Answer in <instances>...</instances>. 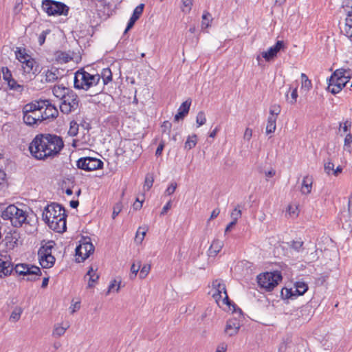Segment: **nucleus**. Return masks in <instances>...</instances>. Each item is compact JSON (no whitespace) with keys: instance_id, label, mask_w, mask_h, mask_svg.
<instances>
[{"instance_id":"1","label":"nucleus","mask_w":352,"mask_h":352,"mask_svg":"<svg viewBox=\"0 0 352 352\" xmlns=\"http://www.w3.org/2000/svg\"><path fill=\"white\" fill-rule=\"evenodd\" d=\"M64 148L60 136L52 133H39L32 140L29 150L35 159L46 160L58 156Z\"/></svg>"},{"instance_id":"2","label":"nucleus","mask_w":352,"mask_h":352,"mask_svg":"<svg viewBox=\"0 0 352 352\" xmlns=\"http://www.w3.org/2000/svg\"><path fill=\"white\" fill-rule=\"evenodd\" d=\"M1 217L4 220H10L12 226L20 228L23 223L30 224L31 217L27 211L14 205L8 206L3 212Z\"/></svg>"},{"instance_id":"3","label":"nucleus","mask_w":352,"mask_h":352,"mask_svg":"<svg viewBox=\"0 0 352 352\" xmlns=\"http://www.w3.org/2000/svg\"><path fill=\"white\" fill-rule=\"evenodd\" d=\"M100 80L99 74H91L80 69L75 73L74 85L77 89L88 90L98 84Z\"/></svg>"},{"instance_id":"4","label":"nucleus","mask_w":352,"mask_h":352,"mask_svg":"<svg viewBox=\"0 0 352 352\" xmlns=\"http://www.w3.org/2000/svg\"><path fill=\"white\" fill-rule=\"evenodd\" d=\"M41 107L37 100L28 103L23 107V121L27 125L32 126L42 122Z\"/></svg>"},{"instance_id":"5","label":"nucleus","mask_w":352,"mask_h":352,"mask_svg":"<svg viewBox=\"0 0 352 352\" xmlns=\"http://www.w3.org/2000/svg\"><path fill=\"white\" fill-rule=\"evenodd\" d=\"M282 280L280 272H265L257 276L258 285L267 291H272Z\"/></svg>"},{"instance_id":"6","label":"nucleus","mask_w":352,"mask_h":352,"mask_svg":"<svg viewBox=\"0 0 352 352\" xmlns=\"http://www.w3.org/2000/svg\"><path fill=\"white\" fill-rule=\"evenodd\" d=\"M42 8L49 16H67L69 12L67 6L54 0H43Z\"/></svg>"},{"instance_id":"7","label":"nucleus","mask_w":352,"mask_h":352,"mask_svg":"<svg viewBox=\"0 0 352 352\" xmlns=\"http://www.w3.org/2000/svg\"><path fill=\"white\" fill-rule=\"evenodd\" d=\"M61 101L60 109L65 114H69L76 111L79 107L80 100L78 96L73 90L69 92V94L65 96L64 99Z\"/></svg>"},{"instance_id":"8","label":"nucleus","mask_w":352,"mask_h":352,"mask_svg":"<svg viewBox=\"0 0 352 352\" xmlns=\"http://www.w3.org/2000/svg\"><path fill=\"white\" fill-rule=\"evenodd\" d=\"M285 49V43L283 41H278L274 45L270 47L267 51L262 52L256 56L258 63L260 65L262 58L267 62L273 60L277 56L278 53Z\"/></svg>"},{"instance_id":"9","label":"nucleus","mask_w":352,"mask_h":352,"mask_svg":"<svg viewBox=\"0 0 352 352\" xmlns=\"http://www.w3.org/2000/svg\"><path fill=\"white\" fill-rule=\"evenodd\" d=\"M103 162L95 157H81L76 162V166L78 168L91 171L100 169L103 166Z\"/></svg>"},{"instance_id":"10","label":"nucleus","mask_w":352,"mask_h":352,"mask_svg":"<svg viewBox=\"0 0 352 352\" xmlns=\"http://www.w3.org/2000/svg\"><path fill=\"white\" fill-rule=\"evenodd\" d=\"M65 212V210L61 205L56 203H52L50 205H47L43 211V220L47 224H48L51 219H53L56 217H57L58 216L60 217L61 214Z\"/></svg>"},{"instance_id":"11","label":"nucleus","mask_w":352,"mask_h":352,"mask_svg":"<svg viewBox=\"0 0 352 352\" xmlns=\"http://www.w3.org/2000/svg\"><path fill=\"white\" fill-rule=\"evenodd\" d=\"M41 107V113L42 115V121L56 118L58 115V109L52 105L47 100H37Z\"/></svg>"},{"instance_id":"12","label":"nucleus","mask_w":352,"mask_h":352,"mask_svg":"<svg viewBox=\"0 0 352 352\" xmlns=\"http://www.w3.org/2000/svg\"><path fill=\"white\" fill-rule=\"evenodd\" d=\"M212 287L215 290L212 294L214 300L218 302L222 298L223 302L230 306L232 302L228 298L225 284L222 283L220 280L217 279L212 282Z\"/></svg>"},{"instance_id":"13","label":"nucleus","mask_w":352,"mask_h":352,"mask_svg":"<svg viewBox=\"0 0 352 352\" xmlns=\"http://www.w3.org/2000/svg\"><path fill=\"white\" fill-rule=\"evenodd\" d=\"M94 251V246L90 241H85L76 248V261L80 263L87 258Z\"/></svg>"},{"instance_id":"14","label":"nucleus","mask_w":352,"mask_h":352,"mask_svg":"<svg viewBox=\"0 0 352 352\" xmlns=\"http://www.w3.org/2000/svg\"><path fill=\"white\" fill-rule=\"evenodd\" d=\"M66 217L67 214L65 212H63L60 217L58 216L51 219L47 225L52 230L56 232H64L67 229Z\"/></svg>"},{"instance_id":"15","label":"nucleus","mask_w":352,"mask_h":352,"mask_svg":"<svg viewBox=\"0 0 352 352\" xmlns=\"http://www.w3.org/2000/svg\"><path fill=\"white\" fill-rule=\"evenodd\" d=\"M23 68L25 72L28 74H32L36 76L41 72L40 65L35 61L34 59L29 57L25 59V61L22 62Z\"/></svg>"},{"instance_id":"16","label":"nucleus","mask_w":352,"mask_h":352,"mask_svg":"<svg viewBox=\"0 0 352 352\" xmlns=\"http://www.w3.org/2000/svg\"><path fill=\"white\" fill-rule=\"evenodd\" d=\"M144 4L141 3L134 9L132 16H131L127 23V26L124 30V34H126L130 29H131L133 27L135 23L139 19V18L142 15L144 10Z\"/></svg>"},{"instance_id":"17","label":"nucleus","mask_w":352,"mask_h":352,"mask_svg":"<svg viewBox=\"0 0 352 352\" xmlns=\"http://www.w3.org/2000/svg\"><path fill=\"white\" fill-rule=\"evenodd\" d=\"M190 105V99H188L182 102L178 109L177 113L174 117V120L178 122L180 119H183L188 113Z\"/></svg>"},{"instance_id":"18","label":"nucleus","mask_w":352,"mask_h":352,"mask_svg":"<svg viewBox=\"0 0 352 352\" xmlns=\"http://www.w3.org/2000/svg\"><path fill=\"white\" fill-rule=\"evenodd\" d=\"M240 328V324L236 319L229 320L227 322L225 331L229 336L236 335Z\"/></svg>"},{"instance_id":"19","label":"nucleus","mask_w":352,"mask_h":352,"mask_svg":"<svg viewBox=\"0 0 352 352\" xmlns=\"http://www.w3.org/2000/svg\"><path fill=\"white\" fill-rule=\"evenodd\" d=\"M72 90L70 89L68 87H66L63 85H55L53 87L52 92L54 96L62 100L64 99L65 96H67L69 94V92L72 91Z\"/></svg>"},{"instance_id":"20","label":"nucleus","mask_w":352,"mask_h":352,"mask_svg":"<svg viewBox=\"0 0 352 352\" xmlns=\"http://www.w3.org/2000/svg\"><path fill=\"white\" fill-rule=\"evenodd\" d=\"M41 276V269L35 265H31L30 270L24 276L26 278H23L28 281H36L38 280Z\"/></svg>"},{"instance_id":"21","label":"nucleus","mask_w":352,"mask_h":352,"mask_svg":"<svg viewBox=\"0 0 352 352\" xmlns=\"http://www.w3.org/2000/svg\"><path fill=\"white\" fill-rule=\"evenodd\" d=\"M39 257V263L41 265L43 268H50L52 267L55 263V258L54 256H52V254H44L41 256H38Z\"/></svg>"},{"instance_id":"22","label":"nucleus","mask_w":352,"mask_h":352,"mask_svg":"<svg viewBox=\"0 0 352 352\" xmlns=\"http://www.w3.org/2000/svg\"><path fill=\"white\" fill-rule=\"evenodd\" d=\"M313 179L311 177L305 176L302 182L301 192L302 194L307 195L311 192L312 188Z\"/></svg>"},{"instance_id":"23","label":"nucleus","mask_w":352,"mask_h":352,"mask_svg":"<svg viewBox=\"0 0 352 352\" xmlns=\"http://www.w3.org/2000/svg\"><path fill=\"white\" fill-rule=\"evenodd\" d=\"M55 243L53 241H49L39 248L38 255L41 256L44 254H52V250L54 248Z\"/></svg>"},{"instance_id":"24","label":"nucleus","mask_w":352,"mask_h":352,"mask_svg":"<svg viewBox=\"0 0 352 352\" xmlns=\"http://www.w3.org/2000/svg\"><path fill=\"white\" fill-rule=\"evenodd\" d=\"M346 15L344 31L348 37L352 38V13H346Z\"/></svg>"},{"instance_id":"25","label":"nucleus","mask_w":352,"mask_h":352,"mask_svg":"<svg viewBox=\"0 0 352 352\" xmlns=\"http://www.w3.org/2000/svg\"><path fill=\"white\" fill-rule=\"evenodd\" d=\"M13 270V266L10 262L4 261L0 258V272L3 273L4 276L11 274Z\"/></svg>"},{"instance_id":"26","label":"nucleus","mask_w":352,"mask_h":352,"mask_svg":"<svg viewBox=\"0 0 352 352\" xmlns=\"http://www.w3.org/2000/svg\"><path fill=\"white\" fill-rule=\"evenodd\" d=\"M223 243L219 240H214L209 248L210 256H216L221 250Z\"/></svg>"},{"instance_id":"27","label":"nucleus","mask_w":352,"mask_h":352,"mask_svg":"<svg viewBox=\"0 0 352 352\" xmlns=\"http://www.w3.org/2000/svg\"><path fill=\"white\" fill-rule=\"evenodd\" d=\"M57 69H54V71L52 69H47L45 72V80H41L42 82H54L58 79L57 76Z\"/></svg>"},{"instance_id":"28","label":"nucleus","mask_w":352,"mask_h":352,"mask_svg":"<svg viewBox=\"0 0 352 352\" xmlns=\"http://www.w3.org/2000/svg\"><path fill=\"white\" fill-rule=\"evenodd\" d=\"M87 276H89V281H88V287L91 288L94 287L95 285V283H97L99 275L96 274L95 272H94L93 268L91 267L90 270L87 272L85 277Z\"/></svg>"},{"instance_id":"29","label":"nucleus","mask_w":352,"mask_h":352,"mask_svg":"<svg viewBox=\"0 0 352 352\" xmlns=\"http://www.w3.org/2000/svg\"><path fill=\"white\" fill-rule=\"evenodd\" d=\"M308 290V285L304 283L298 281L295 283V289L297 296L303 295Z\"/></svg>"},{"instance_id":"30","label":"nucleus","mask_w":352,"mask_h":352,"mask_svg":"<svg viewBox=\"0 0 352 352\" xmlns=\"http://www.w3.org/2000/svg\"><path fill=\"white\" fill-rule=\"evenodd\" d=\"M31 265H32L25 263L17 264L14 267H13V270H14L16 274L25 276V274L29 272V270H30Z\"/></svg>"},{"instance_id":"31","label":"nucleus","mask_w":352,"mask_h":352,"mask_svg":"<svg viewBox=\"0 0 352 352\" xmlns=\"http://www.w3.org/2000/svg\"><path fill=\"white\" fill-rule=\"evenodd\" d=\"M7 83L10 90L21 93L24 89L23 85L18 83L13 78L11 80L10 79Z\"/></svg>"},{"instance_id":"32","label":"nucleus","mask_w":352,"mask_h":352,"mask_svg":"<svg viewBox=\"0 0 352 352\" xmlns=\"http://www.w3.org/2000/svg\"><path fill=\"white\" fill-rule=\"evenodd\" d=\"M276 118H274L273 116H269L267 118V123L266 126V133H274L276 128Z\"/></svg>"},{"instance_id":"33","label":"nucleus","mask_w":352,"mask_h":352,"mask_svg":"<svg viewBox=\"0 0 352 352\" xmlns=\"http://www.w3.org/2000/svg\"><path fill=\"white\" fill-rule=\"evenodd\" d=\"M280 296H281L282 298H283V299H289V298L293 299V298L297 297L296 292L292 288H290V289L283 288L281 290Z\"/></svg>"},{"instance_id":"34","label":"nucleus","mask_w":352,"mask_h":352,"mask_svg":"<svg viewBox=\"0 0 352 352\" xmlns=\"http://www.w3.org/2000/svg\"><path fill=\"white\" fill-rule=\"evenodd\" d=\"M197 142V136L195 134H193L190 136H188L184 145V148L186 149L190 150L194 148Z\"/></svg>"},{"instance_id":"35","label":"nucleus","mask_w":352,"mask_h":352,"mask_svg":"<svg viewBox=\"0 0 352 352\" xmlns=\"http://www.w3.org/2000/svg\"><path fill=\"white\" fill-rule=\"evenodd\" d=\"M147 230H148V229L146 228H144V227H140L138 229L136 234H135V241L137 243H141L142 242Z\"/></svg>"},{"instance_id":"36","label":"nucleus","mask_w":352,"mask_h":352,"mask_svg":"<svg viewBox=\"0 0 352 352\" xmlns=\"http://www.w3.org/2000/svg\"><path fill=\"white\" fill-rule=\"evenodd\" d=\"M101 77L103 80L104 85H107L111 82L112 80V73L111 69L109 68L103 69L100 78Z\"/></svg>"},{"instance_id":"37","label":"nucleus","mask_w":352,"mask_h":352,"mask_svg":"<svg viewBox=\"0 0 352 352\" xmlns=\"http://www.w3.org/2000/svg\"><path fill=\"white\" fill-rule=\"evenodd\" d=\"M303 244L304 242L300 239L296 241L293 240L289 243V246L294 250L300 252L303 250Z\"/></svg>"},{"instance_id":"38","label":"nucleus","mask_w":352,"mask_h":352,"mask_svg":"<svg viewBox=\"0 0 352 352\" xmlns=\"http://www.w3.org/2000/svg\"><path fill=\"white\" fill-rule=\"evenodd\" d=\"M23 312V309L20 307H16L11 313L10 320L12 322L18 321Z\"/></svg>"},{"instance_id":"39","label":"nucleus","mask_w":352,"mask_h":352,"mask_svg":"<svg viewBox=\"0 0 352 352\" xmlns=\"http://www.w3.org/2000/svg\"><path fill=\"white\" fill-rule=\"evenodd\" d=\"M350 78H338L336 77L333 78V80L332 79V76H330L328 81L331 82V83H336L337 85H339L342 87H345L346 84L349 81Z\"/></svg>"},{"instance_id":"40","label":"nucleus","mask_w":352,"mask_h":352,"mask_svg":"<svg viewBox=\"0 0 352 352\" xmlns=\"http://www.w3.org/2000/svg\"><path fill=\"white\" fill-rule=\"evenodd\" d=\"M154 182V177L153 174L148 173L145 177L144 189V190H149L152 187Z\"/></svg>"},{"instance_id":"41","label":"nucleus","mask_w":352,"mask_h":352,"mask_svg":"<svg viewBox=\"0 0 352 352\" xmlns=\"http://www.w3.org/2000/svg\"><path fill=\"white\" fill-rule=\"evenodd\" d=\"M349 72L344 69H336L333 74L331 76H332V79L335 78L336 77L338 78H350L349 75Z\"/></svg>"},{"instance_id":"42","label":"nucleus","mask_w":352,"mask_h":352,"mask_svg":"<svg viewBox=\"0 0 352 352\" xmlns=\"http://www.w3.org/2000/svg\"><path fill=\"white\" fill-rule=\"evenodd\" d=\"M342 88L343 87H342L339 85H337L336 83H331V82L330 81H329L328 82L327 90L333 94H336L339 93Z\"/></svg>"},{"instance_id":"43","label":"nucleus","mask_w":352,"mask_h":352,"mask_svg":"<svg viewBox=\"0 0 352 352\" xmlns=\"http://www.w3.org/2000/svg\"><path fill=\"white\" fill-rule=\"evenodd\" d=\"M16 58L21 62L25 61V59L28 58L30 56L25 52V50H21V48L18 47L16 52Z\"/></svg>"},{"instance_id":"44","label":"nucleus","mask_w":352,"mask_h":352,"mask_svg":"<svg viewBox=\"0 0 352 352\" xmlns=\"http://www.w3.org/2000/svg\"><path fill=\"white\" fill-rule=\"evenodd\" d=\"M194 0H182V10L185 13H189L191 10Z\"/></svg>"},{"instance_id":"45","label":"nucleus","mask_w":352,"mask_h":352,"mask_svg":"<svg viewBox=\"0 0 352 352\" xmlns=\"http://www.w3.org/2000/svg\"><path fill=\"white\" fill-rule=\"evenodd\" d=\"M302 88L309 90L311 87V82L305 74H301Z\"/></svg>"},{"instance_id":"46","label":"nucleus","mask_w":352,"mask_h":352,"mask_svg":"<svg viewBox=\"0 0 352 352\" xmlns=\"http://www.w3.org/2000/svg\"><path fill=\"white\" fill-rule=\"evenodd\" d=\"M78 124L74 121L71 122L68 134L70 136H76L78 134Z\"/></svg>"},{"instance_id":"47","label":"nucleus","mask_w":352,"mask_h":352,"mask_svg":"<svg viewBox=\"0 0 352 352\" xmlns=\"http://www.w3.org/2000/svg\"><path fill=\"white\" fill-rule=\"evenodd\" d=\"M230 217L232 221L237 222L238 219L241 217V210L240 206H237L231 212Z\"/></svg>"},{"instance_id":"48","label":"nucleus","mask_w":352,"mask_h":352,"mask_svg":"<svg viewBox=\"0 0 352 352\" xmlns=\"http://www.w3.org/2000/svg\"><path fill=\"white\" fill-rule=\"evenodd\" d=\"M351 144H352V135L351 133H348L344 138V148L346 151H349V153L351 152Z\"/></svg>"},{"instance_id":"49","label":"nucleus","mask_w":352,"mask_h":352,"mask_svg":"<svg viewBox=\"0 0 352 352\" xmlns=\"http://www.w3.org/2000/svg\"><path fill=\"white\" fill-rule=\"evenodd\" d=\"M280 113V107L278 104L272 105L270 108V116L276 118Z\"/></svg>"},{"instance_id":"50","label":"nucleus","mask_w":352,"mask_h":352,"mask_svg":"<svg viewBox=\"0 0 352 352\" xmlns=\"http://www.w3.org/2000/svg\"><path fill=\"white\" fill-rule=\"evenodd\" d=\"M1 72H2L3 79L5 81H6L7 82H8V80H10V79L11 80L12 78V73L8 67H2Z\"/></svg>"},{"instance_id":"51","label":"nucleus","mask_w":352,"mask_h":352,"mask_svg":"<svg viewBox=\"0 0 352 352\" xmlns=\"http://www.w3.org/2000/svg\"><path fill=\"white\" fill-rule=\"evenodd\" d=\"M206 122V116L204 111H199L196 118V122L198 126L204 125Z\"/></svg>"},{"instance_id":"52","label":"nucleus","mask_w":352,"mask_h":352,"mask_svg":"<svg viewBox=\"0 0 352 352\" xmlns=\"http://www.w3.org/2000/svg\"><path fill=\"white\" fill-rule=\"evenodd\" d=\"M141 267L140 262H138V265L133 263L131 267V279H133L136 276Z\"/></svg>"},{"instance_id":"53","label":"nucleus","mask_w":352,"mask_h":352,"mask_svg":"<svg viewBox=\"0 0 352 352\" xmlns=\"http://www.w3.org/2000/svg\"><path fill=\"white\" fill-rule=\"evenodd\" d=\"M286 97H287V100H288V102L290 104H295L296 102V100L298 98L297 88L296 87L292 91L290 99L288 97V94H286Z\"/></svg>"},{"instance_id":"54","label":"nucleus","mask_w":352,"mask_h":352,"mask_svg":"<svg viewBox=\"0 0 352 352\" xmlns=\"http://www.w3.org/2000/svg\"><path fill=\"white\" fill-rule=\"evenodd\" d=\"M151 270L150 265H144L140 270L139 276L141 279L145 278Z\"/></svg>"},{"instance_id":"55","label":"nucleus","mask_w":352,"mask_h":352,"mask_svg":"<svg viewBox=\"0 0 352 352\" xmlns=\"http://www.w3.org/2000/svg\"><path fill=\"white\" fill-rule=\"evenodd\" d=\"M66 330L67 328L65 327L56 326L53 331V335L57 337L61 336L65 333Z\"/></svg>"},{"instance_id":"56","label":"nucleus","mask_w":352,"mask_h":352,"mask_svg":"<svg viewBox=\"0 0 352 352\" xmlns=\"http://www.w3.org/2000/svg\"><path fill=\"white\" fill-rule=\"evenodd\" d=\"M343 8L346 13L352 14V0H344L343 2Z\"/></svg>"},{"instance_id":"57","label":"nucleus","mask_w":352,"mask_h":352,"mask_svg":"<svg viewBox=\"0 0 352 352\" xmlns=\"http://www.w3.org/2000/svg\"><path fill=\"white\" fill-rule=\"evenodd\" d=\"M324 171L327 174L330 175L332 174V172L334 169V164L330 160L328 162H326L324 163Z\"/></svg>"},{"instance_id":"58","label":"nucleus","mask_w":352,"mask_h":352,"mask_svg":"<svg viewBox=\"0 0 352 352\" xmlns=\"http://www.w3.org/2000/svg\"><path fill=\"white\" fill-rule=\"evenodd\" d=\"M122 204L121 202H119V203H117L114 207H113V213H112V218L114 219L118 214L119 213L121 212L122 210Z\"/></svg>"},{"instance_id":"59","label":"nucleus","mask_w":352,"mask_h":352,"mask_svg":"<svg viewBox=\"0 0 352 352\" xmlns=\"http://www.w3.org/2000/svg\"><path fill=\"white\" fill-rule=\"evenodd\" d=\"M211 15L209 12H205L204 14H203V16H202V27H205V28H208L209 26V21H210V18Z\"/></svg>"},{"instance_id":"60","label":"nucleus","mask_w":352,"mask_h":352,"mask_svg":"<svg viewBox=\"0 0 352 352\" xmlns=\"http://www.w3.org/2000/svg\"><path fill=\"white\" fill-rule=\"evenodd\" d=\"M177 183L176 182H172L169 186L166 188L165 191V194L167 195H170L174 193L177 188Z\"/></svg>"},{"instance_id":"61","label":"nucleus","mask_w":352,"mask_h":352,"mask_svg":"<svg viewBox=\"0 0 352 352\" xmlns=\"http://www.w3.org/2000/svg\"><path fill=\"white\" fill-rule=\"evenodd\" d=\"M172 124L168 121H164L162 125V133H168L170 131Z\"/></svg>"},{"instance_id":"62","label":"nucleus","mask_w":352,"mask_h":352,"mask_svg":"<svg viewBox=\"0 0 352 352\" xmlns=\"http://www.w3.org/2000/svg\"><path fill=\"white\" fill-rule=\"evenodd\" d=\"M50 33V30H45V31H43L40 35L38 36V43L40 45H42L44 43H45V38H46V36L47 34Z\"/></svg>"},{"instance_id":"63","label":"nucleus","mask_w":352,"mask_h":352,"mask_svg":"<svg viewBox=\"0 0 352 352\" xmlns=\"http://www.w3.org/2000/svg\"><path fill=\"white\" fill-rule=\"evenodd\" d=\"M252 136V130L247 128L245 131L243 138L245 140H250Z\"/></svg>"},{"instance_id":"64","label":"nucleus","mask_w":352,"mask_h":352,"mask_svg":"<svg viewBox=\"0 0 352 352\" xmlns=\"http://www.w3.org/2000/svg\"><path fill=\"white\" fill-rule=\"evenodd\" d=\"M170 208H171V201H169L163 207L160 214L164 215Z\"/></svg>"}]
</instances>
